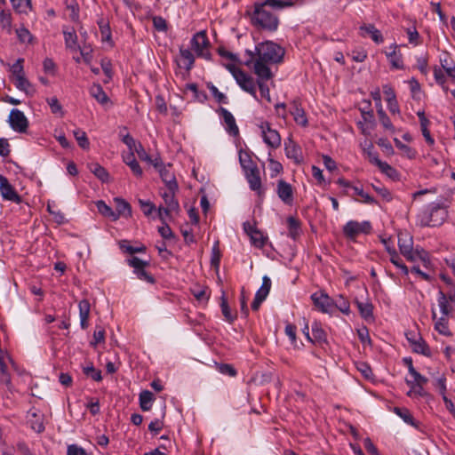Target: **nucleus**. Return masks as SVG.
Here are the masks:
<instances>
[{
  "mask_svg": "<svg viewBox=\"0 0 455 455\" xmlns=\"http://www.w3.org/2000/svg\"><path fill=\"white\" fill-rule=\"evenodd\" d=\"M246 13L251 19V23L262 30L275 32L279 26V18L272 10L267 8L262 2H256L251 12Z\"/></svg>",
  "mask_w": 455,
  "mask_h": 455,
  "instance_id": "obj_1",
  "label": "nucleus"
},
{
  "mask_svg": "<svg viewBox=\"0 0 455 455\" xmlns=\"http://www.w3.org/2000/svg\"><path fill=\"white\" fill-rule=\"evenodd\" d=\"M283 60V59H247L242 63L253 69L257 76V83H259L270 80L274 76L270 65L282 63Z\"/></svg>",
  "mask_w": 455,
  "mask_h": 455,
  "instance_id": "obj_2",
  "label": "nucleus"
},
{
  "mask_svg": "<svg viewBox=\"0 0 455 455\" xmlns=\"http://www.w3.org/2000/svg\"><path fill=\"white\" fill-rule=\"evenodd\" d=\"M211 43L205 30L196 33L190 40V50H181V57H194L192 52L197 57H212L210 52Z\"/></svg>",
  "mask_w": 455,
  "mask_h": 455,
  "instance_id": "obj_3",
  "label": "nucleus"
},
{
  "mask_svg": "<svg viewBox=\"0 0 455 455\" xmlns=\"http://www.w3.org/2000/svg\"><path fill=\"white\" fill-rule=\"evenodd\" d=\"M447 216L446 210L439 204H431L427 210L419 215L421 226L437 227L443 224Z\"/></svg>",
  "mask_w": 455,
  "mask_h": 455,
  "instance_id": "obj_4",
  "label": "nucleus"
},
{
  "mask_svg": "<svg viewBox=\"0 0 455 455\" xmlns=\"http://www.w3.org/2000/svg\"><path fill=\"white\" fill-rule=\"evenodd\" d=\"M247 53L249 57H284L285 50L272 41H266L256 46V55L250 51Z\"/></svg>",
  "mask_w": 455,
  "mask_h": 455,
  "instance_id": "obj_5",
  "label": "nucleus"
},
{
  "mask_svg": "<svg viewBox=\"0 0 455 455\" xmlns=\"http://www.w3.org/2000/svg\"><path fill=\"white\" fill-rule=\"evenodd\" d=\"M126 262L133 268V273L140 280L145 281L150 284H154L156 283L155 277L145 269L149 266V261L142 260L136 256H132V258L127 259Z\"/></svg>",
  "mask_w": 455,
  "mask_h": 455,
  "instance_id": "obj_6",
  "label": "nucleus"
},
{
  "mask_svg": "<svg viewBox=\"0 0 455 455\" xmlns=\"http://www.w3.org/2000/svg\"><path fill=\"white\" fill-rule=\"evenodd\" d=\"M177 191L178 190H172L171 188H167V191L161 192L160 195L165 204V207L160 206L158 209V214L161 220H163L164 215L167 217L170 216L172 212L178 213L180 212V204L175 197Z\"/></svg>",
  "mask_w": 455,
  "mask_h": 455,
  "instance_id": "obj_7",
  "label": "nucleus"
},
{
  "mask_svg": "<svg viewBox=\"0 0 455 455\" xmlns=\"http://www.w3.org/2000/svg\"><path fill=\"white\" fill-rule=\"evenodd\" d=\"M244 176L250 189L257 194L259 201L261 203L265 198L266 188L262 185L259 167L249 170V172L244 173Z\"/></svg>",
  "mask_w": 455,
  "mask_h": 455,
  "instance_id": "obj_8",
  "label": "nucleus"
},
{
  "mask_svg": "<svg viewBox=\"0 0 455 455\" xmlns=\"http://www.w3.org/2000/svg\"><path fill=\"white\" fill-rule=\"evenodd\" d=\"M313 304L323 314H331L334 308V299L330 297L324 291L314 292L311 295Z\"/></svg>",
  "mask_w": 455,
  "mask_h": 455,
  "instance_id": "obj_9",
  "label": "nucleus"
},
{
  "mask_svg": "<svg viewBox=\"0 0 455 455\" xmlns=\"http://www.w3.org/2000/svg\"><path fill=\"white\" fill-rule=\"evenodd\" d=\"M8 122L12 129L17 132H26L28 121L24 113L17 108L11 110Z\"/></svg>",
  "mask_w": 455,
  "mask_h": 455,
  "instance_id": "obj_10",
  "label": "nucleus"
},
{
  "mask_svg": "<svg viewBox=\"0 0 455 455\" xmlns=\"http://www.w3.org/2000/svg\"><path fill=\"white\" fill-rule=\"evenodd\" d=\"M264 142L273 148H277L281 146V136L276 130L271 128L268 122L262 123L260 125Z\"/></svg>",
  "mask_w": 455,
  "mask_h": 455,
  "instance_id": "obj_11",
  "label": "nucleus"
},
{
  "mask_svg": "<svg viewBox=\"0 0 455 455\" xmlns=\"http://www.w3.org/2000/svg\"><path fill=\"white\" fill-rule=\"evenodd\" d=\"M276 194L279 199L286 205H292L294 201L292 186L284 180H279L276 183Z\"/></svg>",
  "mask_w": 455,
  "mask_h": 455,
  "instance_id": "obj_12",
  "label": "nucleus"
},
{
  "mask_svg": "<svg viewBox=\"0 0 455 455\" xmlns=\"http://www.w3.org/2000/svg\"><path fill=\"white\" fill-rule=\"evenodd\" d=\"M0 193L2 196L6 200H10L15 203L21 202V197L10 184L8 179L2 174H0Z\"/></svg>",
  "mask_w": 455,
  "mask_h": 455,
  "instance_id": "obj_13",
  "label": "nucleus"
},
{
  "mask_svg": "<svg viewBox=\"0 0 455 455\" xmlns=\"http://www.w3.org/2000/svg\"><path fill=\"white\" fill-rule=\"evenodd\" d=\"M172 164H167L158 171L159 175L161 177L162 181L165 184L166 188H171L172 190H178L179 185L176 180V177L172 171Z\"/></svg>",
  "mask_w": 455,
  "mask_h": 455,
  "instance_id": "obj_14",
  "label": "nucleus"
},
{
  "mask_svg": "<svg viewBox=\"0 0 455 455\" xmlns=\"http://www.w3.org/2000/svg\"><path fill=\"white\" fill-rule=\"evenodd\" d=\"M217 112L223 118L227 132L233 137L238 136L239 129L238 126L236 125L235 119L232 113L222 107H220Z\"/></svg>",
  "mask_w": 455,
  "mask_h": 455,
  "instance_id": "obj_15",
  "label": "nucleus"
},
{
  "mask_svg": "<svg viewBox=\"0 0 455 455\" xmlns=\"http://www.w3.org/2000/svg\"><path fill=\"white\" fill-rule=\"evenodd\" d=\"M235 81L244 92L250 93L254 99L258 100L256 84L251 76L247 75L243 71V73L238 74V77H236Z\"/></svg>",
  "mask_w": 455,
  "mask_h": 455,
  "instance_id": "obj_16",
  "label": "nucleus"
},
{
  "mask_svg": "<svg viewBox=\"0 0 455 455\" xmlns=\"http://www.w3.org/2000/svg\"><path fill=\"white\" fill-rule=\"evenodd\" d=\"M196 59H174L175 73L183 80L187 79L194 67Z\"/></svg>",
  "mask_w": 455,
  "mask_h": 455,
  "instance_id": "obj_17",
  "label": "nucleus"
},
{
  "mask_svg": "<svg viewBox=\"0 0 455 455\" xmlns=\"http://www.w3.org/2000/svg\"><path fill=\"white\" fill-rule=\"evenodd\" d=\"M284 151L286 156L292 159L296 164H299L302 161L301 148L292 140L289 139L284 143Z\"/></svg>",
  "mask_w": 455,
  "mask_h": 455,
  "instance_id": "obj_18",
  "label": "nucleus"
},
{
  "mask_svg": "<svg viewBox=\"0 0 455 455\" xmlns=\"http://www.w3.org/2000/svg\"><path fill=\"white\" fill-rule=\"evenodd\" d=\"M354 303L356 305L359 314L365 321L373 320V305L368 299L366 301H360L355 299Z\"/></svg>",
  "mask_w": 455,
  "mask_h": 455,
  "instance_id": "obj_19",
  "label": "nucleus"
},
{
  "mask_svg": "<svg viewBox=\"0 0 455 455\" xmlns=\"http://www.w3.org/2000/svg\"><path fill=\"white\" fill-rule=\"evenodd\" d=\"M360 32L363 37H371L375 43L379 44L383 41L381 32L372 24H364L360 27Z\"/></svg>",
  "mask_w": 455,
  "mask_h": 455,
  "instance_id": "obj_20",
  "label": "nucleus"
},
{
  "mask_svg": "<svg viewBox=\"0 0 455 455\" xmlns=\"http://www.w3.org/2000/svg\"><path fill=\"white\" fill-rule=\"evenodd\" d=\"M288 236L296 241L301 234V222L293 216L287 218Z\"/></svg>",
  "mask_w": 455,
  "mask_h": 455,
  "instance_id": "obj_21",
  "label": "nucleus"
},
{
  "mask_svg": "<svg viewBox=\"0 0 455 455\" xmlns=\"http://www.w3.org/2000/svg\"><path fill=\"white\" fill-rule=\"evenodd\" d=\"M123 160L136 177H142L143 171L135 158L134 152L130 151L127 155H124Z\"/></svg>",
  "mask_w": 455,
  "mask_h": 455,
  "instance_id": "obj_22",
  "label": "nucleus"
},
{
  "mask_svg": "<svg viewBox=\"0 0 455 455\" xmlns=\"http://www.w3.org/2000/svg\"><path fill=\"white\" fill-rule=\"evenodd\" d=\"M398 247L402 255L408 253L413 248L412 237L408 233L398 234Z\"/></svg>",
  "mask_w": 455,
  "mask_h": 455,
  "instance_id": "obj_23",
  "label": "nucleus"
},
{
  "mask_svg": "<svg viewBox=\"0 0 455 455\" xmlns=\"http://www.w3.org/2000/svg\"><path fill=\"white\" fill-rule=\"evenodd\" d=\"M79 316L81 328L85 330L88 327V319L90 315V303L87 299H82L79 304Z\"/></svg>",
  "mask_w": 455,
  "mask_h": 455,
  "instance_id": "obj_24",
  "label": "nucleus"
},
{
  "mask_svg": "<svg viewBox=\"0 0 455 455\" xmlns=\"http://www.w3.org/2000/svg\"><path fill=\"white\" fill-rule=\"evenodd\" d=\"M89 92L90 95L101 105H104L109 101L108 96L106 94L101 85L99 84H93L90 87Z\"/></svg>",
  "mask_w": 455,
  "mask_h": 455,
  "instance_id": "obj_25",
  "label": "nucleus"
},
{
  "mask_svg": "<svg viewBox=\"0 0 455 455\" xmlns=\"http://www.w3.org/2000/svg\"><path fill=\"white\" fill-rule=\"evenodd\" d=\"M98 25L100 28L101 42L108 44L109 46H113V41L111 39V30L108 22L104 19H100L98 21Z\"/></svg>",
  "mask_w": 455,
  "mask_h": 455,
  "instance_id": "obj_26",
  "label": "nucleus"
},
{
  "mask_svg": "<svg viewBox=\"0 0 455 455\" xmlns=\"http://www.w3.org/2000/svg\"><path fill=\"white\" fill-rule=\"evenodd\" d=\"M343 234L344 235L352 241H355L359 232V222L356 220H349L343 227Z\"/></svg>",
  "mask_w": 455,
  "mask_h": 455,
  "instance_id": "obj_27",
  "label": "nucleus"
},
{
  "mask_svg": "<svg viewBox=\"0 0 455 455\" xmlns=\"http://www.w3.org/2000/svg\"><path fill=\"white\" fill-rule=\"evenodd\" d=\"M312 335H313V342L312 343H327V333L322 328L321 323L318 322H314L312 324Z\"/></svg>",
  "mask_w": 455,
  "mask_h": 455,
  "instance_id": "obj_28",
  "label": "nucleus"
},
{
  "mask_svg": "<svg viewBox=\"0 0 455 455\" xmlns=\"http://www.w3.org/2000/svg\"><path fill=\"white\" fill-rule=\"evenodd\" d=\"M87 166L90 172H92L102 182H108L109 180V173L100 164L90 163Z\"/></svg>",
  "mask_w": 455,
  "mask_h": 455,
  "instance_id": "obj_29",
  "label": "nucleus"
},
{
  "mask_svg": "<svg viewBox=\"0 0 455 455\" xmlns=\"http://www.w3.org/2000/svg\"><path fill=\"white\" fill-rule=\"evenodd\" d=\"M262 3L274 12L291 7L294 4L292 0H264Z\"/></svg>",
  "mask_w": 455,
  "mask_h": 455,
  "instance_id": "obj_30",
  "label": "nucleus"
},
{
  "mask_svg": "<svg viewBox=\"0 0 455 455\" xmlns=\"http://www.w3.org/2000/svg\"><path fill=\"white\" fill-rule=\"evenodd\" d=\"M64 34V39L66 46L71 50L72 53H75L77 52V36L74 28H71V30H63Z\"/></svg>",
  "mask_w": 455,
  "mask_h": 455,
  "instance_id": "obj_31",
  "label": "nucleus"
},
{
  "mask_svg": "<svg viewBox=\"0 0 455 455\" xmlns=\"http://www.w3.org/2000/svg\"><path fill=\"white\" fill-rule=\"evenodd\" d=\"M291 113L298 124L304 127L307 125V119L306 117L305 111L296 101H293L292 103Z\"/></svg>",
  "mask_w": 455,
  "mask_h": 455,
  "instance_id": "obj_32",
  "label": "nucleus"
},
{
  "mask_svg": "<svg viewBox=\"0 0 455 455\" xmlns=\"http://www.w3.org/2000/svg\"><path fill=\"white\" fill-rule=\"evenodd\" d=\"M239 162L243 173L249 172L252 168H258V165L252 161L251 155L243 150L239 151Z\"/></svg>",
  "mask_w": 455,
  "mask_h": 455,
  "instance_id": "obj_33",
  "label": "nucleus"
},
{
  "mask_svg": "<svg viewBox=\"0 0 455 455\" xmlns=\"http://www.w3.org/2000/svg\"><path fill=\"white\" fill-rule=\"evenodd\" d=\"M116 202V211L115 213H118V218L120 216L131 217L132 215V207L129 203L122 198H115Z\"/></svg>",
  "mask_w": 455,
  "mask_h": 455,
  "instance_id": "obj_34",
  "label": "nucleus"
},
{
  "mask_svg": "<svg viewBox=\"0 0 455 455\" xmlns=\"http://www.w3.org/2000/svg\"><path fill=\"white\" fill-rule=\"evenodd\" d=\"M394 412L398 415L403 421L414 427H419V422L415 420L412 414L407 408L395 407Z\"/></svg>",
  "mask_w": 455,
  "mask_h": 455,
  "instance_id": "obj_35",
  "label": "nucleus"
},
{
  "mask_svg": "<svg viewBox=\"0 0 455 455\" xmlns=\"http://www.w3.org/2000/svg\"><path fill=\"white\" fill-rule=\"evenodd\" d=\"M140 406L143 411H148L154 401V395L148 390H143L140 394Z\"/></svg>",
  "mask_w": 455,
  "mask_h": 455,
  "instance_id": "obj_36",
  "label": "nucleus"
},
{
  "mask_svg": "<svg viewBox=\"0 0 455 455\" xmlns=\"http://www.w3.org/2000/svg\"><path fill=\"white\" fill-rule=\"evenodd\" d=\"M30 427L40 434L44 431V416L42 413L33 412L30 418Z\"/></svg>",
  "mask_w": 455,
  "mask_h": 455,
  "instance_id": "obj_37",
  "label": "nucleus"
},
{
  "mask_svg": "<svg viewBox=\"0 0 455 455\" xmlns=\"http://www.w3.org/2000/svg\"><path fill=\"white\" fill-rule=\"evenodd\" d=\"M387 252L390 254V261L399 268L405 275L409 274L408 267L403 262L395 248H387Z\"/></svg>",
  "mask_w": 455,
  "mask_h": 455,
  "instance_id": "obj_38",
  "label": "nucleus"
},
{
  "mask_svg": "<svg viewBox=\"0 0 455 455\" xmlns=\"http://www.w3.org/2000/svg\"><path fill=\"white\" fill-rule=\"evenodd\" d=\"M96 207L98 212L104 217H107L111 220H118V213H115L112 208L108 206L103 200L97 201Z\"/></svg>",
  "mask_w": 455,
  "mask_h": 455,
  "instance_id": "obj_39",
  "label": "nucleus"
},
{
  "mask_svg": "<svg viewBox=\"0 0 455 455\" xmlns=\"http://www.w3.org/2000/svg\"><path fill=\"white\" fill-rule=\"evenodd\" d=\"M220 308L225 320L229 323H232L235 321L236 315L232 314L224 291H222V295L220 297Z\"/></svg>",
  "mask_w": 455,
  "mask_h": 455,
  "instance_id": "obj_40",
  "label": "nucleus"
},
{
  "mask_svg": "<svg viewBox=\"0 0 455 455\" xmlns=\"http://www.w3.org/2000/svg\"><path fill=\"white\" fill-rule=\"evenodd\" d=\"M25 59H17L16 62L11 67L12 73L16 76L19 81V85H23L26 82L24 77L23 62Z\"/></svg>",
  "mask_w": 455,
  "mask_h": 455,
  "instance_id": "obj_41",
  "label": "nucleus"
},
{
  "mask_svg": "<svg viewBox=\"0 0 455 455\" xmlns=\"http://www.w3.org/2000/svg\"><path fill=\"white\" fill-rule=\"evenodd\" d=\"M448 315H442L435 323V330L443 336L450 337L451 332L449 329Z\"/></svg>",
  "mask_w": 455,
  "mask_h": 455,
  "instance_id": "obj_42",
  "label": "nucleus"
},
{
  "mask_svg": "<svg viewBox=\"0 0 455 455\" xmlns=\"http://www.w3.org/2000/svg\"><path fill=\"white\" fill-rule=\"evenodd\" d=\"M412 351L414 353H418L420 355H423L425 356H430L431 351L427 344V342L422 339L421 336L418 337V340L416 342H413V345L411 346Z\"/></svg>",
  "mask_w": 455,
  "mask_h": 455,
  "instance_id": "obj_43",
  "label": "nucleus"
},
{
  "mask_svg": "<svg viewBox=\"0 0 455 455\" xmlns=\"http://www.w3.org/2000/svg\"><path fill=\"white\" fill-rule=\"evenodd\" d=\"M437 301H438V306L440 307L442 315L449 316V315L452 311V306L450 302H448L446 294L443 291H439Z\"/></svg>",
  "mask_w": 455,
  "mask_h": 455,
  "instance_id": "obj_44",
  "label": "nucleus"
},
{
  "mask_svg": "<svg viewBox=\"0 0 455 455\" xmlns=\"http://www.w3.org/2000/svg\"><path fill=\"white\" fill-rule=\"evenodd\" d=\"M66 9L69 12L68 17L74 22L79 21V5L76 0H67Z\"/></svg>",
  "mask_w": 455,
  "mask_h": 455,
  "instance_id": "obj_45",
  "label": "nucleus"
},
{
  "mask_svg": "<svg viewBox=\"0 0 455 455\" xmlns=\"http://www.w3.org/2000/svg\"><path fill=\"white\" fill-rule=\"evenodd\" d=\"M334 307L347 315L351 312L349 301L342 294L339 295L337 299H334Z\"/></svg>",
  "mask_w": 455,
  "mask_h": 455,
  "instance_id": "obj_46",
  "label": "nucleus"
},
{
  "mask_svg": "<svg viewBox=\"0 0 455 455\" xmlns=\"http://www.w3.org/2000/svg\"><path fill=\"white\" fill-rule=\"evenodd\" d=\"M120 249L126 253L131 255L138 253V252H145L147 248L145 245L141 244L140 246L135 247L129 244L127 240H122L119 242Z\"/></svg>",
  "mask_w": 455,
  "mask_h": 455,
  "instance_id": "obj_47",
  "label": "nucleus"
},
{
  "mask_svg": "<svg viewBox=\"0 0 455 455\" xmlns=\"http://www.w3.org/2000/svg\"><path fill=\"white\" fill-rule=\"evenodd\" d=\"M442 70L443 69L448 76L455 82V63L452 59H440Z\"/></svg>",
  "mask_w": 455,
  "mask_h": 455,
  "instance_id": "obj_48",
  "label": "nucleus"
},
{
  "mask_svg": "<svg viewBox=\"0 0 455 455\" xmlns=\"http://www.w3.org/2000/svg\"><path fill=\"white\" fill-rule=\"evenodd\" d=\"M378 116L380 124L382 126L388 130L390 132L394 133L395 132V126L393 125L392 122L390 121V118L387 116L386 112L383 110L382 106H380V109H378Z\"/></svg>",
  "mask_w": 455,
  "mask_h": 455,
  "instance_id": "obj_49",
  "label": "nucleus"
},
{
  "mask_svg": "<svg viewBox=\"0 0 455 455\" xmlns=\"http://www.w3.org/2000/svg\"><path fill=\"white\" fill-rule=\"evenodd\" d=\"M271 284H272V283H271L270 278L267 275L263 276L262 284H261L260 288L256 291L255 295L257 297H260V298L266 299L270 291Z\"/></svg>",
  "mask_w": 455,
  "mask_h": 455,
  "instance_id": "obj_50",
  "label": "nucleus"
},
{
  "mask_svg": "<svg viewBox=\"0 0 455 455\" xmlns=\"http://www.w3.org/2000/svg\"><path fill=\"white\" fill-rule=\"evenodd\" d=\"M221 252L220 250V242L216 241L212 248L211 266L219 268L220 264Z\"/></svg>",
  "mask_w": 455,
  "mask_h": 455,
  "instance_id": "obj_51",
  "label": "nucleus"
},
{
  "mask_svg": "<svg viewBox=\"0 0 455 455\" xmlns=\"http://www.w3.org/2000/svg\"><path fill=\"white\" fill-rule=\"evenodd\" d=\"M411 376L413 380L406 379V384L412 388H415L416 386H424L427 382V379L416 370L411 373Z\"/></svg>",
  "mask_w": 455,
  "mask_h": 455,
  "instance_id": "obj_52",
  "label": "nucleus"
},
{
  "mask_svg": "<svg viewBox=\"0 0 455 455\" xmlns=\"http://www.w3.org/2000/svg\"><path fill=\"white\" fill-rule=\"evenodd\" d=\"M352 189L354 190V192L356 196H359L360 197H362V200L360 202H362L363 204H378L377 200L374 199L368 193H365L362 188L355 186V187H352Z\"/></svg>",
  "mask_w": 455,
  "mask_h": 455,
  "instance_id": "obj_53",
  "label": "nucleus"
},
{
  "mask_svg": "<svg viewBox=\"0 0 455 455\" xmlns=\"http://www.w3.org/2000/svg\"><path fill=\"white\" fill-rule=\"evenodd\" d=\"M74 136L78 143V145L83 148V149H88L89 147H90V142H89V140L87 138V135H86V132L80 130V129H76L74 131Z\"/></svg>",
  "mask_w": 455,
  "mask_h": 455,
  "instance_id": "obj_54",
  "label": "nucleus"
},
{
  "mask_svg": "<svg viewBox=\"0 0 455 455\" xmlns=\"http://www.w3.org/2000/svg\"><path fill=\"white\" fill-rule=\"evenodd\" d=\"M251 240L253 245L258 248H262L265 243L267 238L262 235V233L258 229H253L251 234Z\"/></svg>",
  "mask_w": 455,
  "mask_h": 455,
  "instance_id": "obj_55",
  "label": "nucleus"
},
{
  "mask_svg": "<svg viewBox=\"0 0 455 455\" xmlns=\"http://www.w3.org/2000/svg\"><path fill=\"white\" fill-rule=\"evenodd\" d=\"M187 90L194 93V98L199 102L203 103L207 100V94L204 91H199L196 84H187Z\"/></svg>",
  "mask_w": 455,
  "mask_h": 455,
  "instance_id": "obj_56",
  "label": "nucleus"
},
{
  "mask_svg": "<svg viewBox=\"0 0 455 455\" xmlns=\"http://www.w3.org/2000/svg\"><path fill=\"white\" fill-rule=\"evenodd\" d=\"M83 372L87 376L92 378L95 381H100L102 379L101 371L96 370L92 364L84 367Z\"/></svg>",
  "mask_w": 455,
  "mask_h": 455,
  "instance_id": "obj_57",
  "label": "nucleus"
},
{
  "mask_svg": "<svg viewBox=\"0 0 455 455\" xmlns=\"http://www.w3.org/2000/svg\"><path fill=\"white\" fill-rule=\"evenodd\" d=\"M394 142H395V147L397 148L401 149L402 151H403V153L406 154V156L410 159H412V158L415 157L416 152H415V150L413 148H411V147L403 144L397 138L394 139Z\"/></svg>",
  "mask_w": 455,
  "mask_h": 455,
  "instance_id": "obj_58",
  "label": "nucleus"
},
{
  "mask_svg": "<svg viewBox=\"0 0 455 455\" xmlns=\"http://www.w3.org/2000/svg\"><path fill=\"white\" fill-rule=\"evenodd\" d=\"M218 371L224 375H228L230 377H235L237 375V371L235 367L228 363H220L217 365Z\"/></svg>",
  "mask_w": 455,
  "mask_h": 455,
  "instance_id": "obj_59",
  "label": "nucleus"
},
{
  "mask_svg": "<svg viewBox=\"0 0 455 455\" xmlns=\"http://www.w3.org/2000/svg\"><path fill=\"white\" fill-rule=\"evenodd\" d=\"M372 188L386 201L391 202L393 199V196L391 192L384 186H377L371 184Z\"/></svg>",
  "mask_w": 455,
  "mask_h": 455,
  "instance_id": "obj_60",
  "label": "nucleus"
},
{
  "mask_svg": "<svg viewBox=\"0 0 455 455\" xmlns=\"http://www.w3.org/2000/svg\"><path fill=\"white\" fill-rule=\"evenodd\" d=\"M406 35L410 44L414 45H418L419 44L420 36L414 26L406 29Z\"/></svg>",
  "mask_w": 455,
  "mask_h": 455,
  "instance_id": "obj_61",
  "label": "nucleus"
},
{
  "mask_svg": "<svg viewBox=\"0 0 455 455\" xmlns=\"http://www.w3.org/2000/svg\"><path fill=\"white\" fill-rule=\"evenodd\" d=\"M356 369L361 372V374L366 379H371L373 373L371 366L364 362H359L356 363Z\"/></svg>",
  "mask_w": 455,
  "mask_h": 455,
  "instance_id": "obj_62",
  "label": "nucleus"
},
{
  "mask_svg": "<svg viewBox=\"0 0 455 455\" xmlns=\"http://www.w3.org/2000/svg\"><path fill=\"white\" fill-rule=\"evenodd\" d=\"M47 102L52 114L63 116L62 106L56 97L47 99Z\"/></svg>",
  "mask_w": 455,
  "mask_h": 455,
  "instance_id": "obj_63",
  "label": "nucleus"
},
{
  "mask_svg": "<svg viewBox=\"0 0 455 455\" xmlns=\"http://www.w3.org/2000/svg\"><path fill=\"white\" fill-rule=\"evenodd\" d=\"M67 455H88L85 450L77 444H70L68 446Z\"/></svg>",
  "mask_w": 455,
  "mask_h": 455,
  "instance_id": "obj_64",
  "label": "nucleus"
}]
</instances>
